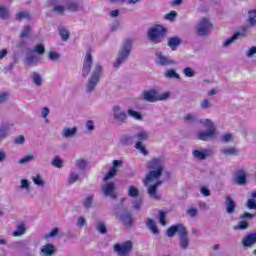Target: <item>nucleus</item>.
I'll list each match as a JSON object with an SVG mask.
<instances>
[{"label": "nucleus", "instance_id": "4c0bfd02", "mask_svg": "<svg viewBox=\"0 0 256 256\" xmlns=\"http://www.w3.org/2000/svg\"><path fill=\"white\" fill-rule=\"evenodd\" d=\"M87 165H89V162L86 159H78L75 162V167L78 171H85L87 169Z\"/></svg>", "mask_w": 256, "mask_h": 256}, {"label": "nucleus", "instance_id": "0e129e2a", "mask_svg": "<svg viewBox=\"0 0 256 256\" xmlns=\"http://www.w3.org/2000/svg\"><path fill=\"white\" fill-rule=\"evenodd\" d=\"M20 187L21 189H25L26 191H29V187H31V183H29V180L22 179L20 181Z\"/></svg>", "mask_w": 256, "mask_h": 256}, {"label": "nucleus", "instance_id": "c756f323", "mask_svg": "<svg viewBox=\"0 0 256 256\" xmlns=\"http://www.w3.org/2000/svg\"><path fill=\"white\" fill-rule=\"evenodd\" d=\"M146 227L153 233V235H159V228H157V225L155 224V220L148 218L146 222Z\"/></svg>", "mask_w": 256, "mask_h": 256}, {"label": "nucleus", "instance_id": "6ab92c4d", "mask_svg": "<svg viewBox=\"0 0 256 256\" xmlns=\"http://www.w3.org/2000/svg\"><path fill=\"white\" fill-rule=\"evenodd\" d=\"M220 153L224 157H239L241 150L235 146H232L220 149Z\"/></svg>", "mask_w": 256, "mask_h": 256}, {"label": "nucleus", "instance_id": "5701e85b", "mask_svg": "<svg viewBox=\"0 0 256 256\" xmlns=\"http://www.w3.org/2000/svg\"><path fill=\"white\" fill-rule=\"evenodd\" d=\"M185 229L186 228L183 226V224L173 225L167 229L166 235L167 237H175V233H179L180 235L183 233V231H185Z\"/></svg>", "mask_w": 256, "mask_h": 256}, {"label": "nucleus", "instance_id": "423d86ee", "mask_svg": "<svg viewBox=\"0 0 256 256\" xmlns=\"http://www.w3.org/2000/svg\"><path fill=\"white\" fill-rule=\"evenodd\" d=\"M143 99L147 103H157V101H167L169 99V92L159 94V91L155 89L147 90L143 92Z\"/></svg>", "mask_w": 256, "mask_h": 256}, {"label": "nucleus", "instance_id": "338daca9", "mask_svg": "<svg viewBox=\"0 0 256 256\" xmlns=\"http://www.w3.org/2000/svg\"><path fill=\"white\" fill-rule=\"evenodd\" d=\"M86 129L87 131H95V122L93 120L86 121Z\"/></svg>", "mask_w": 256, "mask_h": 256}, {"label": "nucleus", "instance_id": "2f4dec72", "mask_svg": "<svg viewBox=\"0 0 256 256\" xmlns=\"http://www.w3.org/2000/svg\"><path fill=\"white\" fill-rule=\"evenodd\" d=\"M11 17V12L6 6L0 5V19L7 21Z\"/></svg>", "mask_w": 256, "mask_h": 256}, {"label": "nucleus", "instance_id": "bf43d9fd", "mask_svg": "<svg viewBox=\"0 0 256 256\" xmlns=\"http://www.w3.org/2000/svg\"><path fill=\"white\" fill-rule=\"evenodd\" d=\"M59 235V228H53L49 234L44 236V239H51L53 237H57Z\"/></svg>", "mask_w": 256, "mask_h": 256}, {"label": "nucleus", "instance_id": "4be33fe9", "mask_svg": "<svg viewBox=\"0 0 256 256\" xmlns=\"http://www.w3.org/2000/svg\"><path fill=\"white\" fill-rule=\"evenodd\" d=\"M242 245L243 247H253V245H256V231L253 233L247 234L243 239H242Z\"/></svg>", "mask_w": 256, "mask_h": 256}, {"label": "nucleus", "instance_id": "aec40b11", "mask_svg": "<svg viewBox=\"0 0 256 256\" xmlns=\"http://www.w3.org/2000/svg\"><path fill=\"white\" fill-rule=\"evenodd\" d=\"M55 253H57V248L51 243L42 246L40 250L41 256H55Z\"/></svg>", "mask_w": 256, "mask_h": 256}, {"label": "nucleus", "instance_id": "4468645a", "mask_svg": "<svg viewBox=\"0 0 256 256\" xmlns=\"http://www.w3.org/2000/svg\"><path fill=\"white\" fill-rule=\"evenodd\" d=\"M112 163V167L103 178L104 183H108V181L117 177V169H119V167H123V160H114Z\"/></svg>", "mask_w": 256, "mask_h": 256}, {"label": "nucleus", "instance_id": "a211bd4d", "mask_svg": "<svg viewBox=\"0 0 256 256\" xmlns=\"http://www.w3.org/2000/svg\"><path fill=\"white\" fill-rule=\"evenodd\" d=\"M116 217L126 227H131V225H133V216L127 210H124V211H122L120 213H116Z\"/></svg>", "mask_w": 256, "mask_h": 256}, {"label": "nucleus", "instance_id": "20e7f679", "mask_svg": "<svg viewBox=\"0 0 256 256\" xmlns=\"http://www.w3.org/2000/svg\"><path fill=\"white\" fill-rule=\"evenodd\" d=\"M201 125H203L207 130L200 131L197 134V139L199 141H209V139H213L215 137V133H217V128L211 119L200 120Z\"/></svg>", "mask_w": 256, "mask_h": 256}, {"label": "nucleus", "instance_id": "473e14b6", "mask_svg": "<svg viewBox=\"0 0 256 256\" xmlns=\"http://www.w3.org/2000/svg\"><path fill=\"white\" fill-rule=\"evenodd\" d=\"M27 228L25 224L20 223L17 225L16 230L12 233L13 237H21V235H25Z\"/></svg>", "mask_w": 256, "mask_h": 256}, {"label": "nucleus", "instance_id": "ea45409f", "mask_svg": "<svg viewBox=\"0 0 256 256\" xmlns=\"http://www.w3.org/2000/svg\"><path fill=\"white\" fill-rule=\"evenodd\" d=\"M127 115L129 117H132V119H136V121H143V115H141V112H139V111H135L133 109H128Z\"/></svg>", "mask_w": 256, "mask_h": 256}, {"label": "nucleus", "instance_id": "dca6fc26", "mask_svg": "<svg viewBox=\"0 0 256 256\" xmlns=\"http://www.w3.org/2000/svg\"><path fill=\"white\" fill-rule=\"evenodd\" d=\"M156 65H160L161 67H173L177 65L175 60L163 55L161 52H156Z\"/></svg>", "mask_w": 256, "mask_h": 256}, {"label": "nucleus", "instance_id": "0eeeda50", "mask_svg": "<svg viewBox=\"0 0 256 256\" xmlns=\"http://www.w3.org/2000/svg\"><path fill=\"white\" fill-rule=\"evenodd\" d=\"M211 29H213V24L207 18H202L198 21L196 26V35L198 37H207L209 33H211Z\"/></svg>", "mask_w": 256, "mask_h": 256}, {"label": "nucleus", "instance_id": "6e6d98bb", "mask_svg": "<svg viewBox=\"0 0 256 256\" xmlns=\"http://www.w3.org/2000/svg\"><path fill=\"white\" fill-rule=\"evenodd\" d=\"M200 107L201 109H211V107H213V103H211V101H209V99H204L200 102Z\"/></svg>", "mask_w": 256, "mask_h": 256}, {"label": "nucleus", "instance_id": "49530a36", "mask_svg": "<svg viewBox=\"0 0 256 256\" xmlns=\"http://www.w3.org/2000/svg\"><path fill=\"white\" fill-rule=\"evenodd\" d=\"M184 121L185 123H188V125H193L194 123H197L198 118L197 115L190 113L184 117Z\"/></svg>", "mask_w": 256, "mask_h": 256}, {"label": "nucleus", "instance_id": "f257e3e1", "mask_svg": "<svg viewBox=\"0 0 256 256\" xmlns=\"http://www.w3.org/2000/svg\"><path fill=\"white\" fill-rule=\"evenodd\" d=\"M148 169L150 170L144 179V185L147 188V193L150 199H161V196L157 193V189L171 179V172H164V179L159 180L163 175V169H165V160L163 157L153 158L148 162Z\"/></svg>", "mask_w": 256, "mask_h": 256}, {"label": "nucleus", "instance_id": "a19ab883", "mask_svg": "<svg viewBox=\"0 0 256 256\" xmlns=\"http://www.w3.org/2000/svg\"><path fill=\"white\" fill-rule=\"evenodd\" d=\"M28 53H37L38 55H43L45 53V46L42 44H37L34 50L27 48Z\"/></svg>", "mask_w": 256, "mask_h": 256}, {"label": "nucleus", "instance_id": "ddd939ff", "mask_svg": "<svg viewBox=\"0 0 256 256\" xmlns=\"http://www.w3.org/2000/svg\"><path fill=\"white\" fill-rule=\"evenodd\" d=\"M91 67H93V56L91 55V50H87L82 68V77H84V79L89 77Z\"/></svg>", "mask_w": 256, "mask_h": 256}, {"label": "nucleus", "instance_id": "412c9836", "mask_svg": "<svg viewBox=\"0 0 256 256\" xmlns=\"http://www.w3.org/2000/svg\"><path fill=\"white\" fill-rule=\"evenodd\" d=\"M81 0H67L66 2V11H71L72 13H77L81 9Z\"/></svg>", "mask_w": 256, "mask_h": 256}, {"label": "nucleus", "instance_id": "f3484780", "mask_svg": "<svg viewBox=\"0 0 256 256\" xmlns=\"http://www.w3.org/2000/svg\"><path fill=\"white\" fill-rule=\"evenodd\" d=\"M233 183H235V185H240L241 187L247 185V170L238 169L235 172Z\"/></svg>", "mask_w": 256, "mask_h": 256}, {"label": "nucleus", "instance_id": "e433bc0d", "mask_svg": "<svg viewBox=\"0 0 256 256\" xmlns=\"http://www.w3.org/2000/svg\"><path fill=\"white\" fill-rule=\"evenodd\" d=\"M80 179L81 177L79 176V173H77L76 171H71L67 179V183L68 185H73L74 183H77V181H79Z\"/></svg>", "mask_w": 256, "mask_h": 256}, {"label": "nucleus", "instance_id": "2eb2a0df", "mask_svg": "<svg viewBox=\"0 0 256 256\" xmlns=\"http://www.w3.org/2000/svg\"><path fill=\"white\" fill-rule=\"evenodd\" d=\"M214 151L211 148H206L202 150H193L192 156L194 159H198L199 161H205V159H209L210 157H213Z\"/></svg>", "mask_w": 256, "mask_h": 256}, {"label": "nucleus", "instance_id": "9d476101", "mask_svg": "<svg viewBox=\"0 0 256 256\" xmlns=\"http://www.w3.org/2000/svg\"><path fill=\"white\" fill-rule=\"evenodd\" d=\"M117 185L115 182H104V184L101 187L102 194L104 197H109L110 199H117Z\"/></svg>", "mask_w": 256, "mask_h": 256}, {"label": "nucleus", "instance_id": "680f3d73", "mask_svg": "<svg viewBox=\"0 0 256 256\" xmlns=\"http://www.w3.org/2000/svg\"><path fill=\"white\" fill-rule=\"evenodd\" d=\"M29 33H31V26H24L20 34L21 39H25V37H29Z\"/></svg>", "mask_w": 256, "mask_h": 256}, {"label": "nucleus", "instance_id": "cd10ccee", "mask_svg": "<svg viewBox=\"0 0 256 256\" xmlns=\"http://www.w3.org/2000/svg\"><path fill=\"white\" fill-rule=\"evenodd\" d=\"M179 45H181V38L173 36L168 39V47H170L172 51H176Z\"/></svg>", "mask_w": 256, "mask_h": 256}, {"label": "nucleus", "instance_id": "e2e57ef3", "mask_svg": "<svg viewBox=\"0 0 256 256\" xmlns=\"http://www.w3.org/2000/svg\"><path fill=\"white\" fill-rule=\"evenodd\" d=\"M186 213L190 216V217H197V214L199 213V210L197 208H187Z\"/></svg>", "mask_w": 256, "mask_h": 256}, {"label": "nucleus", "instance_id": "de8ad7c7", "mask_svg": "<svg viewBox=\"0 0 256 256\" xmlns=\"http://www.w3.org/2000/svg\"><path fill=\"white\" fill-rule=\"evenodd\" d=\"M141 207H143V199L136 198L132 201V209L135 211H141Z\"/></svg>", "mask_w": 256, "mask_h": 256}, {"label": "nucleus", "instance_id": "864d4df0", "mask_svg": "<svg viewBox=\"0 0 256 256\" xmlns=\"http://www.w3.org/2000/svg\"><path fill=\"white\" fill-rule=\"evenodd\" d=\"M29 17H30L29 12L22 11V12L16 13L15 19H16V21H21V19H29Z\"/></svg>", "mask_w": 256, "mask_h": 256}, {"label": "nucleus", "instance_id": "c85d7f7f", "mask_svg": "<svg viewBox=\"0 0 256 256\" xmlns=\"http://www.w3.org/2000/svg\"><path fill=\"white\" fill-rule=\"evenodd\" d=\"M39 64V58L35 53H29V56H27L24 60V65H38Z\"/></svg>", "mask_w": 256, "mask_h": 256}, {"label": "nucleus", "instance_id": "39448f33", "mask_svg": "<svg viewBox=\"0 0 256 256\" xmlns=\"http://www.w3.org/2000/svg\"><path fill=\"white\" fill-rule=\"evenodd\" d=\"M147 37L151 43H155L156 45L163 43L165 37H167V28L156 25L148 30Z\"/></svg>", "mask_w": 256, "mask_h": 256}, {"label": "nucleus", "instance_id": "c03bdc74", "mask_svg": "<svg viewBox=\"0 0 256 256\" xmlns=\"http://www.w3.org/2000/svg\"><path fill=\"white\" fill-rule=\"evenodd\" d=\"M128 197H131L132 199H137V197H139V189H137V187L135 186H129Z\"/></svg>", "mask_w": 256, "mask_h": 256}, {"label": "nucleus", "instance_id": "79ce46f5", "mask_svg": "<svg viewBox=\"0 0 256 256\" xmlns=\"http://www.w3.org/2000/svg\"><path fill=\"white\" fill-rule=\"evenodd\" d=\"M134 147H135V149H137V151H139L142 155H144V156L149 155V151H147V148H145V146L143 145V142L137 141Z\"/></svg>", "mask_w": 256, "mask_h": 256}, {"label": "nucleus", "instance_id": "f03ea898", "mask_svg": "<svg viewBox=\"0 0 256 256\" xmlns=\"http://www.w3.org/2000/svg\"><path fill=\"white\" fill-rule=\"evenodd\" d=\"M131 51H133V40H123L118 50L117 57L113 63L114 69H119L121 65H124V63H127V61H129V57H131Z\"/></svg>", "mask_w": 256, "mask_h": 256}, {"label": "nucleus", "instance_id": "3c124183", "mask_svg": "<svg viewBox=\"0 0 256 256\" xmlns=\"http://www.w3.org/2000/svg\"><path fill=\"white\" fill-rule=\"evenodd\" d=\"M51 165L53 167H57V169H61V167H63V160H61L59 156H55L51 162Z\"/></svg>", "mask_w": 256, "mask_h": 256}, {"label": "nucleus", "instance_id": "b1692460", "mask_svg": "<svg viewBox=\"0 0 256 256\" xmlns=\"http://www.w3.org/2000/svg\"><path fill=\"white\" fill-rule=\"evenodd\" d=\"M77 131H79V129L76 126L72 128L64 127L61 135L64 139H73V137L77 135Z\"/></svg>", "mask_w": 256, "mask_h": 256}, {"label": "nucleus", "instance_id": "774afa93", "mask_svg": "<svg viewBox=\"0 0 256 256\" xmlns=\"http://www.w3.org/2000/svg\"><path fill=\"white\" fill-rule=\"evenodd\" d=\"M247 57L251 58L253 55H256V46H252L247 52Z\"/></svg>", "mask_w": 256, "mask_h": 256}, {"label": "nucleus", "instance_id": "69168bd1", "mask_svg": "<svg viewBox=\"0 0 256 256\" xmlns=\"http://www.w3.org/2000/svg\"><path fill=\"white\" fill-rule=\"evenodd\" d=\"M60 57L61 55L57 52L51 51L48 53V59H50V61H57Z\"/></svg>", "mask_w": 256, "mask_h": 256}, {"label": "nucleus", "instance_id": "603ef678", "mask_svg": "<svg viewBox=\"0 0 256 256\" xmlns=\"http://www.w3.org/2000/svg\"><path fill=\"white\" fill-rule=\"evenodd\" d=\"M32 79L36 87H41V84L43 83V78H41V75L34 73Z\"/></svg>", "mask_w": 256, "mask_h": 256}, {"label": "nucleus", "instance_id": "37998d69", "mask_svg": "<svg viewBox=\"0 0 256 256\" xmlns=\"http://www.w3.org/2000/svg\"><path fill=\"white\" fill-rule=\"evenodd\" d=\"M32 181H33L34 185H37V187H41L42 189L46 185L45 181L43 179H41V175H39V174H37L36 176H33Z\"/></svg>", "mask_w": 256, "mask_h": 256}, {"label": "nucleus", "instance_id": "1a4fd4ad", "mask_svg": "<svg viewBox=\"0 0 256 256\" xmlns=\"http://www.w3.org/2000/svg\"><path fill=\"white\" fill-rule=\"evenodd\" d=\"M112 117L118 125H123V123H127L128 114L123 111V108L119 105H115L112 107Z\"/></svg>", "mask_w": 256, "mask_h": 256}, {"label": "nucleus", "instance_id": "a878e982", "mask_svg": "<svg viewBox=\"0 0 256 256\" xmlns=\"http://www.w3.org/2000/svg\"><path fill=\"white\" fill-rule=\"evenodd\" d=\"M235 209H237L235 200H233L231 196H226V213L233 215V213H235Z\"/></svg>", "mask_w": 256, "mask_h": 256}, {"label": "nucleus", "instance_id": "9b49d317", "mask_svg": "<svg viewBox=\"0 0 256 256\" xmlns=\"http://www.w3.org/2000/svg\"><path fill=\"white\" fill-rule=\"evenodd\" d=\"M247 31H249V27L242 26L239 31L235 32L230 38L224 41L222 47H229L233 45L237 39H240V37H247Z\"/></svg>", "mask_w": 256, "mask_h": 256}, {"label": "nucleus", "instance_id": "052dcab7", "mask_svg": "<svg viewBox=\"0 0 256 256\" xmlns=\"http://www.w3.org/2000/svg\"><path fill=\"white\" fill-rule=\"evenodd\" d=\"M183 74L186 77H194L195 76V70H193V68L191 67H186L183 69Z\"/></svg>", "mask_w": 256, "mask_h": 256}, {"label": "nucleus", "instance_id": "5fc2aeb1", "mask_svg": "<svg viewBox=\"0 0 256 256\" xmlns=\"http://www.w3.org/2000/svg\"><path fill=\"white\" fill-rule=\"evenodd\" d=\"M33 159H35V157L33 155L24 156L23 158H21L19 160V164L20 165H27V163H31V161H33Z\"/></svg>", "mask_w": 256, "mask_h": 256}, {"label": "nucleus", "instance_id": "393cba45", "mask_svg": "<svg viewBox=\"0 0 256 256\" xmlns=\"http://www.w3.org/2000/svg\"><path fill=\"white\" fill-rule=\"evenodd\" d=\"M180 239V247L181 249H188L189 248V234L187 232V228L182 231V233L179 235Z\"/></svg>", "mask_w": 256, "mask_h": 256}, {"label": "nucleus", "instance_id": "f704fd0d", "mask_svg": "<svg viewBox=\"0 0 256 256\" xmlns=\"http://www.w3.org/2000/svg\"><path fill=\"white\" fill-rule=\"evenodd\" d=\"M52 13H56V15H65V11H67L66 6L63 4H56L52 6Z\"/></svg>", "mask_w": 256, "mask_h": 256}, {"label": "nucleus", "instance_id": "09e8293b", "mask_svg": "<svg viewBox=\"0 0 256 256\" xmlns=\"http://www.w3.org/2000/svg\"><path fill=\"white\" fill-rule=\"evenodd\" d=\"M58 32L62 41H69V30L65 29L64 27H59Z\"/></svg>", "mask_w": 256, "mask_h": 256}, {"label": "nucleus", "instance_id": "a18cd8bd", "mask_svg": "<svg viewBox=\"0 0 256 256\" xmlns=\"http://www.w3.org/2000/svg\"><path fill=\"white\" fill-rule=\"evenodd\" d=\"M256 192H252L251 194V199H248L247 203H246V207L248 209H256Z\"/></svg>", "mask_w": 256, "mask_h": 256}, {"label": "nucleus", "instance_id": "f8f14e48", "mask_svg": "<svg viewBox=\"0 0 256 256\" xmlns=\"http://www.w3.org/2000/svg\"><path fill=\"white\" fill-rule=\"evenodd\" d=\"M132 250H133V242L129 240L126 242H123L122 244L114 245V251L119 256L129 255V253H131Z\"/></svg>", "mask_w": 256, "mask_h": 256}, {"label": "nucleus", "instance_id": "4d7b16f0", "mask_svg": "<svg viewBox=\"0 0 256 256\" xmlns=\"http://www.w3.org/2000/svg\"><path fill=\"white\" fill-rule=\"evenodd\" d=\"M159 222L165 227L167 225V216L163 210L159 211Z\"/></svg>", "mask_w": 256, "mask_h": 256}, {"label": "nucleus", "instance_id": "72a5a7b5", "mask_svg": "<svg viewBox=\"0 0 256 256\" xmlns=\"http://www.w3.org/2000/svg\"><path fill=\"white\" fill-rule=\"evenodd\" d=\"M96 231L101 235H107V226L103 220H97Z\"/></svg>", "mask_w": 256, "mask_h": 256}, {"label": "nucleus", "instance_id": "58836bf2", "mask_svg": "<svg viewBox=\"0 0 256 256\" xmlns=\"http://www.w3.org/2000/svg\"><path fill=\"white\" fill-rule=\"evenodd\" d=\"M135 139L137 141H140V143H143V141H147L149 139V132L142 130L134 135Z\"/></svg>", "mask_w": 256, "mask_h": 256}, {"label": "nucleus", "instance_id": "13d9d810", "mask_svg": "<svg viewBox=\"0 0 256 256\" xmlns=\"http://www.w3.org/2000/svg\"><path fill=\"white\" fill-rule=\"evenodd\" d=\"M164 19L166 21H175V19H177V12L170 11L168 14L164 16Z\"/></svg>", "mask_w": 256, "mask_h": 256}, {"label": "nucleus", "instance_id": "bb28decb", "mask_svg": "<svg viewBox=\"0 0 256 256\" xmlns=\"http://www.w3.org/2000/svg\"><path fill=\"white\" fill-rule=\"evenodd\" d=\"M120 144L123 147H131L133 145V136L131 134H123L120 136Z\"/></svg>", "mask_w": 256, "mask_h": 256}, {"label": "nucleus", "instance_id": "7ed1b4c3", "mask_svg": "<svg viewBox=\"0 0 256 256\" xmlns=\"http://www.w3.org/2000/svg\"><path fill=\"white\" fill-rule=\"evenodd\" d=\"M102 73L103 66H101L99 63L95 64L86 85V93H93V91L97 89V85H99V81H101Z\"/></svg>", "mask_w": 256, "mask_h": 256}, {"label": "nucleus", "instance_id": "6e6552de", "mask_svg": "<svg viewBox=\"0 0 256 256\" xmlns=\"http://www.w3.org/2000/svg\"><path fill=\"white\" fill-rule=\"evenodd\" d=\"M255 217V214H251L249 212H244L239 216L240 221L237 225L233 226L234 231H246L249 229V221Z\"/></svg>", "mask_w": 256, "mask_h": 256}, {"label": "nucleus", "instance_id": "8fccbe9b", "mask_svg": "<svg viewBox=\"0 0 256 256\" xmlns=\"http://www.w3.org/2000/svg\"><path fill=\"white\" fill-rule=\"evenodd\" d=\"M84 209H91L93 207V196L88 195L83 201Z\"/></svg>", "mask_w": 256, "mask_h": 256}, {"label": "nucleus", "instance_id": "c9c22d12", "mask_svg": "<svg viewBox=\"0 0 256 256\" xmlns=\"http://www.w3.org/2000/svg\"><path fill=\"white\" fill-rule=\"evenodd\" d=\"M247 22L249 27H256V10H250L248 12Z\"/></svg>", "mask_w": 256, "mask_h": 256}, {"label": "nucleus", "instance_id": "7c9ffc66", "mask_svg": "<svg viewBox=\"0 0 256 256\" xmlns=\"http://www.w3.org/2000/svg\"><path fill=\"white\" fill-rule=\"evenodd\" d=\"M165 79H181V75L175 69H168L164 72Z\"/></svg>", "mask_w": 256, "mask_h": 256}]
</instances>
